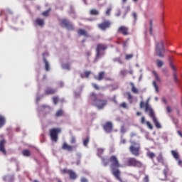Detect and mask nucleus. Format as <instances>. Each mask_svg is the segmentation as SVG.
<instances>
[{
  "label": "nucleus",
  "instance_id": "nucleus-47",
  "mask_svg": "<svg viewBox=\"0 0 182 182\" xmlns=\"http://www.w3.org/2000/svg\"><path fill=\"white\" fill-rule=\"evenodd\" d=\"M153 86L155 87L156 92H159V86H157L156 81H153Z\"/></svg>",
  "mask_w": 182,
  "mask_h": 182
},
{
  "label": "nucleus",
  "instance_id": "nucleus-16",
  "mask_svg": "<svg viewBox=\"0 0 182 182\" xmlns=\"http://www.w3.org/2000/svg\"><path fill=\"white\" fill-rule=\"evenodd\" d=\"M76 146H72L68 144V143L64 142L62 146L63 150H66L67 151H73V149H75Z\"/></svg>",
  "mask_w": 182,
  "mask_h": 182
},
{
  "label": "nucleus",
  "instance_id": "nucleus-17",
  "mask_svg": "<svg viewBox=\"0 0 182 182\" xmlns=\"http://www.w3.org/2000/svg\"><path fill=\"white\" fill-rule=\"evenodd\" d=\"M45 95H55L56 93V89L48 87L44 90Z\"/></svg>",
  "mask_w": 182,
  "mask_h": 182
},
{
  "label": "nucleus",
  "instance_id": "nucleus-55",
  "mask_svg": "<svg viewBox=\"0 0 182 182\" xmlns=\"http://www.w3.org/2000/svg\"><path fill=\"white\" fill-rule=\"evenodd\" d=\"M133 17L134 18V21H137V14H136V12L133 13Z\"/></svg>",
  "mask_w": 182,
  "mask_h": 182
},
{
  "label": "nucleus",
  "instance_id": "nucleus-31",
  "mask_svg": "<svg viewBox=\"0 0 182 182\" xmlns=\"http://www.w3.org/2000/svg\"><path fill=\"white\" fill-rule=\"evenodd\" d=\"M50 11H52V9H48V10L43 11L41 15H43V16H49L50 14Z\"/></svg>",
  "mask_w": 182,
  "mask_h": 182
},
{
  "label": "nucleus",
  "instance_id": "nucleus-10",
  "mask_svg": "<svg viewBox=\"0 0 182 182\" xmlns=\"http://www.w3.org/2000/svg\"><path fill=\"white\" fill-rule=\"evenodd\" d=\"M112 26V22L109 20H104L103 22L98 24V28L101 29V31H106V29H109Z\"/></svg>",
  "mask_w": 182,
  "mask_h": 182
},
{
  "label": "nucleus",
  "instance_id": "nucleus-25",
  "mask_svg": "<svg viewBox=\"0 0 182 182\" xmlns=\"http://www.w3.org/2000/svg\"><path fill=\"white\" fill-rule=\"evenodd\" d=\"M157 161H159V163H161V164H163L164 166V164H166L164 163V159L163 158V154H160L158 157L156 158Z\"/></svg>",
  "mask_w": 182,
  "mask_h": 182
},
{
  "label": "nucleus",
  "instance_id": "nucleus-52",
  "mask_svg": "<svg viewBox=\"0 0 182 182\" xmlns=\"http://www.w3.org/2000/svg\"><path fill=\"white\" fill-rule=\"evenodd\" d=\"M120 75H121L122 76H126V70H122L120 71Z\"/></svg>",
  "mask_w": 182,
  "mask_h": 182
},
{
  "label": "nucleus",
  "instance_id": "nucleus-4",
  "mask_svg": "<svg viewBox=\"0 0 182 182\" xmlns=\"http://www.w3.org/2000/svg\"><path fill=\"white\" fill-rule=\"evenodd\" d=\"M126 164L128 167H135L136 168H141L143 167V162L134 157L128 158Z\"/></svg>",
  "mask_w": 182,
  "mask_h": 182
},
{
  "label": "nucleus",
  "instance_id": "nucleus-29",
  "mask_svg": "<svg viewBox=\"0 0 182 182\" xmlns=\"http://www.w3.org/2000/svg\"><path fill=\"white\" fill-rule=\"evenodd\" d=\"M103 153H105V149H102V148H99V149H97V156H99V157H100V159H102V154H103Z\"/></svg>",
  "mask_w": 182,
  "mask_h": 182
},
{
  "label": "nucleus",
  "instance_id": "nucleus-6",
  "mask_svg": "<svg viewBox=\"0 0 182 182\" xmlns=\"http://www.w3.org/2000/svg\"><path fill=\"white\" fill-rule=\"evenodd\" d=\"M166 53V48H164V43L163 41L156 43V55L159 56V58H163L164 56V53Z\"/></svg>",
  "mask_w": 182,
  "mask_h": 182
},
{
  "label": "nucleus",
  "instance_id": "nucleus-63",
  "mask_svg": "<svg viewBox=\"0 0 182 182\" xmlns=\"http://www.w3.org/2000/svg\"><path fill=\"white\" fill-rule=\"evenodd\" d=\"M105 80H109V81H112V78L111 77H105Z\"/></svg>",
  "mask_w": 182,
  "mask_h": 182
},
{
  "label": "nucleus",
  "instance_id": "nucleus-2",
  "mask_svg": "<svg viewBox=\"0 0 182 182\" xmlns=\"http://www.w3.org/2000/svg\"><path fill=\"white\" fill-rule=\"evenodd\" d=\"M90 99L92 102V106H95L100 110L105 109V107L107 105V100L97 98V95L95 92L90 93Z\"/></svg>",
  "mask_w": 182,
  "mask_h": 182
},
{
  "label": "nucleus",
  "instance_id": "nucleus-24",
  "mask_svg": "<svg viewBox=\"0 0 182 182\" xmlns=\"http://www.w3.org/2000/svg\"><path fill=\"white\" fill-rule=\"evenodd\" d=\"M99 14H100L99 10H97L96 9H92L90 11V15L97 16V15H99Z\"/></svg>",
  "mask_w": 182,
  "mask_h": 182
},
{
  "label": "nucleus",
  "instance_id": "nucleus-51",
  "mask_svg": "<svg viewBox=\"0 0 182 182\" xmlns=\"http://www.w3.org/2000/svg\"><path fill=\"white\" fill-rule=\"evenodd\" d=\"M136 136H137V134L136 132H132L130 134V138L133 139V137H136Z\"/></svg>",
  "mask_w": 182,
  "mask_h": 182
},
{
  "label": "nucleus",
  "instance_id": "nucleus-27",
  "mask_svg": "<svg viewBox=\"0 0 182 182\" xmlns=\"http://www.w3.org/2000/svg\"><path fill=\"white\" fill-rule=\"evenodd\" d=\"M171 154H172L173 157H174L176 159V160H179L180 155H178V153L177 151L172 150Z\"/></svg>",
  "mask_w": 182,
  "mask_h": 182
},
{
  "label": "nucleus",
  "instance_id": "nucleus-15",
  "mask_svg": "<svg viewBox=\"0 0 182 182\" xmlns=\"http://www.w3.org/2000/svg\"><path fill=\"white\" fill-rule=\"evenodd\" d=\"M77 35H79V36H85V38H90V35H89V33L83 28L78 29L77 31Z\"/></svg>",
  "mask_w": 182,
  "mask_h": 182
},
{
  "label": "nucleus",
  "instance_id": "nucleus-42",
  "mask_svg": "<svg viewBox=\"0 0 182 182\" xmlns=\"http://www.w3.org/2000/svg\"><path fill=\"white\" fill-rule=\"evenodd\" d=\"M146 124L147 126V127H149V129H150V130H153V124H151V123L149 121H147L146 122Z\"/></svg>",
  "mask_w": 182,
  "mask_h": 182
},
{
  "label": "nucleus",
  "instance_id": "nucleus-35",
  "mask_svg": "<svg viewBox=\"0 0 182 182\" xmlns=\"http://www.w3.org/2000/svg\"><path fill=\"white\" fill-rule=\"evenodd\" d=\"M149 32L150 35H153V20L149 21Z\"/></svg>",
  "mask_w": 182,
  "mask_h": 182
},
{
  "label": "nucleus",
  "instance_id": "nucleus-61",
  "mask_svg": "<svg viewBox=\"0 0 182 182\" xmlns=\"http://www.w3.org/2000/svg\"><path fill=\"white\" fill-rule=\"evenodd\" d=\"M162 102H164L165 105H167V100L166 98H162Z\"/></svg>",
  "mask_w": 182,
  "mask_h": 182
},
{
  "label": "nucleus",
  "instance_id": "nucleus-43",
  "mask_svg": "<svg viewBox=\"0 0 182 182\" xmlns=\"http://www.w3.org/2000/svg\"><path fill=\"white\" fill-rule=\"evenodd\" d=\"M112 12V8L109 7L107 9V11H105V15H107V16H110V13Z\"/></svg>",
  "mask_w": 182,
  "mask_h": 182
},
{
  "label": "nucleus",
  "instance_id": "nucleus-34",
  "mask_svg": "<svg viewBox=\"0 0 182 182\" xmlns=\"http://www.w3.org/2000/svg\"><path fill=\"white\" fill-rule=\"evenodd\" d=\"M153 75H154L156 80L157 82H161V80L160 79V77L159 76V74L156 71H153Z\"/></svg>",
  "mask_w": 182,
  "mask_h": 182
},
{
  "label": "nucleus",
  "instance_id": "nucleus-45",
  "mask_svg": "<svg viewBox=\"0 0 182 182\" xmlns=\"http://www.w3.org/2000/svg\"><path fill=\"white\" fill-rule=\"evenodd\" d=\"M70 143V144H75V143H76V138L75 136H72Z\"/></svg>",
  "mask_w": 182,
  "mask_h": 182
},
{
  "label": "nucleus",
  "instance_id": "nucleus-33",
  "mask_svg": "<svg viewBox=\"0 0 182 182\" xmlns=\"http://www.w3.org/2000/svg\"><path fill=\"white\" fill-rule=\"evenodd\" d=\"M147 156L151 160H153V159L156 157V154H154V152H148Z\"/></svg>",
  "mask_w": 182,
  "mask_h": 182
},
{
  "label": "nucleus",
  "instance_id": "nucleus-28",
  "mask_svg": "<svg viewBox=\"0 0 182 182\" xmlns=\"http://www.w3.org/2000/svg\"><path fill=\"white\" fill-rule=\"evenodd\" d=\"M129 12H130V7L129 6H127L124 10V15L122 16V18L124 19V18H126L127 14H129Z\"/></svg>",
  "mask_w": 182,
  "mask_h": 182
},
{
  "label": "nucleus",
  "instance_id": "nucleus-5",
  "mask_svg": "<svg viewBox=\"0 0 182 182\" xmlns=\"http://www.w3.org/2000/svg\"><path fill=\"white\" fill-rule=\"evenodd\" d=\"M50 132V137L52 141L55 143H58V140H59V134L62 133V129L60 128H53L49 130Z\"/></svg>",
  "mask_w": 182,
  "mask_h": 182
},
{
  "label": "nucleus",
  "instance_id": "nucleus-7",
  "mask_svg": "<svg viewBox=\"0 0 182 182\" xmlns=\"http://www.w3.org/2000/svg\"><path fill=\"white\" fill-rule=\"evenodd\" d=\"M134 145L129 146V151L132 156L139 157L140 156V144L136 142H131Z\"/></svg>",
  "mask_w": 182,
  "mask_h": 182
},
{
  "label": "nucleus",
  "instance_id": "nucleus-37",
  "mask_svg": "<svg viewBox=\"0 0 182 182\" xmlns=\"http://www.w3.org/2000/svg\"><path fill=\"white\" fill-rule=\"evenodd\" d=\"M53 102L54 105H58V103L59 102V97L58 96L53 97Z\"/></svg>",
  "mask_w": 182,
  "mask_h": 182
},
{
  "label": "nucleus",
  "instance_id": "nucleus-57",
  "mask_svg": "<svg viewBox=\"0 0 182 182\" xmlns=\"http://www.w3.org/2000/svg\"><path fill=\"white\" fill-rule=\"evenodd\" d=\"M144 182H149V176H145L144 178Z\"/></svg>",
  "mask_w": 182,
  "mask_h": 182
},
{
  "label": "nucleus",
  "instance_id": "nucleus-26",
  "mask_svg": "<svg viewBox=\"0 0 182 182\" xmlns=\"http://www.w3.org/2000/svg\"><path fill=\"white\" fill-rule=\"evenodd\" d=\"M22 154L25 157H30V156H31V151H29V149H23L22 151Z\"/></svg>",
  "mask_w": 182,
  "mask_h": 182
},
{
  "label": "nucleus",
  "instance_id": "nucleus-40",
  "mask_svg": "<svg viewBox=\"0 0 182 182\" xmlns=\"http://www.w3.org/2000/svg\"><path fill=\"white\" fill-rule=\"evenodd\" d=\"M130 59H133V54H127L125 55V60H130Z\"/></svg>",
  "mask_w": 182,
  "mask_h": 182
},
{
  "label": "nucleus",
  "instance_id": "nucleus-60",
  "mask_svg": "<svg viewBox=\"0 0 182 182\" xmlns=\"http://www.w3.org/2000/svg\"><path fill=\"white\" fill-rule=\"evenodd\" d=\"M122 144H126V139H123L121 140Z\"/></svg>",
  "mask_w": 182,
  "mask_h": 182
},
{
  "label": "nucleus",
  "instance_id": "nucleus-56",
  "mask_svg": "<svg viewBox=\"0 0 182 182\" xmlns=\"http://www.w3.org/2000/svg\"><path fill=\"white\" fill-rule=\"evenodd\" d=\"M168 168H166V169H164V170L163 173H164L165 177L167 176V172H168Z\"/></svg>",
  "mask_w": 182,
  "mask_h": 182
},
{
  "label": "nucleus",
  "instance_id": "nucleus-20",
  "mask_svg": "<svg viewBox=\"0 0 182 182\" xmlns=\"http://www.w3.org/2000/svg\"><path fill=\"white\" fill-rule=\"evenodd\" d=\"M6 123V119H5V117L0 115V129H1V127H4Z\"/></svg>",
  "mask_w": 182,
  "mask_h": 182
},
{
  "label": "nucleus",
  "instance_id": "nucleus-49",
  "mask_svg": "<svg viewBox=\"0 0 182 182\" xmlns=\"http://www.w3.org/2000/svg\"><path fill=\"white\" fill-rule=\"evenodd\" d=\"M84 73L85 75V77H89V76H90V74L92 73V72H90V71H85Z\"/></svg>",
  "mask_w": 182,
  "mask_h": 182
},
{
  "label": "nucleus",
  "instance_id": "nucleus-3",
  "mask_svg": "<svg viewBox=\"0 0 182 182\" xmlns=\"http://www.w3.org/2000/svg\"><path fill=\"white\" fill-rule=\"evenodd\" d=\"M145 112L146 113H148L149 117L152 119L154 124H155V127H156V129H161V124L159 122V120L156 117V114H154V111L149 104H146Z\"/></svg>",
  "mask_w": 182,
  "mask_h": 182
},
{
  "label": "nucleus",
  "instance_id": "nucleus-11",
  "mask_svg": "<svg viewBox=\"0 0 182 182\" xmlns=\"http://www.w3.org/2000/svg\"><path fill=\"white\" fill-rule=\"evenodd\" d=\"M107 49V45L103 43H98L96 48V57L99 58L100 56V52L102 50H106Z\"/></svg>",
  "mask_w": 182,
  "mask_h": 182
},
{
  "label": "nucleus",
  "instance_id": "nucleus-8",
  "mask_svg": "<svg viewBox=\"0 0 182 182\" xmlns=\"http://www.w3.org/2000/svg\"><path fill=\"white\" fill-rule=\"evenodd\" d=\"M62 174H68L70 180H76L77 178V174L73 170L64 168L61 170Z\"/></svg>",
  "mask_w": 182,
  "mask_h": 182
},
{
  "label": "nucleus",
  "instance_id": "nucleus-48",
  "mask_svg": "<svg viewBox=\"0 0 182 182\" xmlns=\"http://www.w3.org/2000/svg\"><path fill=\"white\" fill-rule=\"evenodd\" d=\"M141 124H146V118L144 117H141Z\"/></svg>",
  "mask_w": 182,
  "mask_h": 182
},
{
  "label": "nucleus",
  "instance_id": "nucleus-53",
  "mask_svg": "<svg viewBox=\"0 0 182 182\" xmlns=\"http://www.w3.org/2000/svg\"><path fill=\"white\" fill-rule=\"evenodd\" d=\"M166 112L167 113H171V107L170 106L166 107Z\"/></svg>",
  "mask_w": 182,
  "mask_h": 182
},
{
  "label": "nucleus",
  "instance_id": "nucleus-36",
  "mask_svg": "<svg viewBox=\"0 0 182 182\" xmlns=\"http://www.w3.org/2000/svg\"><path fill=\"white\" fill-rule=\"evenodd\" d=\"M156 63L158 66V68H163V65H164V63L160 60H156Z\"/></svg>",
  "mask_w": 182,
  "mask_h": 182
},
{
  "label": "nucleus",
  "instance_id": "nucleus-9",
  "mask_svg": "<svg viewBox=\"0 0 182 182\" xmlns=\"http://www.w3.org/2000/svg\"><path fill=\"white\" fill-rule=\"evenodd\" d=\"M60 25L63 26L64 28H66V29H68V31H75V27L73 26V24L69 21V20L66 18H63L60 21Z\"/></svg>",
  "mask_w": 182,
  "mask_h": 182
},
{
  "label": "nucleus",
  "instance_id": "nucleus-21",
  "mask_svg": "<svg viewBox=\"0 0 182 182\" xmlns=\"http://www.w3.org/2000/svg\"><path fill=\"white\" fill-rule=\"evenodd\" d=\"M105 73L104 71L100 72L97 77H95L97 80H103L105 79Z\"/></svg>",
  "mask_w": 182,
  "mask_h": 182
},
{
  "label": "nucleus",
  "instance_id": "nucleus-1",
  "mask_svg": "<svg viewBox=\"0 0 182 182\" xmlns=\"http://www.w3.org/2000/svg\"><path fill=\"white\" fill-rule=\"evenodd\" d=\"M101 159L104 167H107V166H109V163H110L109 167L112 174L118 180L119 182H124V180L122 179V172L119 169L122 167V164H120V162L119 161V158L115 155H112L108 160L105 157H102Z\"/></svg>",
  "mask_w": 182,
  "mask_h": 182
},
{
  "label": "nucleus",
  "instance_id": "nucleus-39",
  "mask_svg": "<svg viewBox=\"0 0 182 182\" xmlns=\"http://www.w3.org/2000/svg\"><path fill=\"white\" fill-rule=\"evenodd\" d=\"M113 61L114 62H117L120 65H123V61L122 60V59H120V58H114Z\"/></svg>",
  "mask_w": 182,
  "mask_h": 182
},
{
  "label": "nucleus",
  "instance_id": "nucleus-19",
  "mask_svg": "<svg viewBox=\"0 0 182 182\" xmlns=\"http://www.w3.org/2000/svg\"><path fill=\"white\" fill-rule=\"evenodd\" d=\"M45 55H46V53H43V63L45 64V69L46 72H49V70H50V65H49V61H48V60H46V58L45 57Z\"/></svg>",
  "mask_w": 182,
  "mask_h": 182
},
{
  "label": "nucleus",
  "instance_id": "nucleus-54",
  "mask_svg": "<svg viewBox=\"0 0 182 182\" xmlns=\"http://www.w3.org/2000/svg\"><path fill=\"white\" fill-rule=\"evenodd\" d=\"M120 15H122V11L120 10L117 11L115 16H120Z\"/></svg>",
  "mask_w": 182,
  "mask_h": 182
},
{
  "label": "nucleus",
  "instance_id": "nucleus-62",
  "mask_svg": "<svg viewBox=\"0 0 182 182\" xmlns=\"http://www.w3.org/2000/svg\"><path fill=\"white\" fill-rule=\"evenodd\" d=\"M178 134L180 136V137H182V132L181 131H178Z\"/></svg>",
  "mask_w": 182,
  "mask_h": 182
},
{
  "label": "nucleus",
  "instance_id": "nucleus-30",
  "mask_svg": "<svg viewBox=\"0 0 182 182\" xmlns=\"http://www.w3.org/2000/svg\"><path fill=\"white\" fill-rule=\"evenodd\" d=\"M63 114V109H58L56 112L55 116V117H62Z\"/></svg>",
  "mask_w": 182,
  "mask_h": 182
},
{
  "label": "nucleus",
  "instance_id": "nucleus-23",
  "mask_svg": "<svg viewBox=\"0 0 182 182\" xmlns=\"http://www.w3.org/2000/svg\"><path fill=\"white\" fill-rule=\"evenodd\" d=\"M130 85L132 87V93H134L135 95L139 94V90L136 88V87L134 86V83L130 82Z\"/></svg>",
  "mask_w": 182,
  "mask_h": 182
},
{
  "label": "nucleus",
  "instance_id": "nucleus-44",
  "mask_svg": "<svg viewBox=\"0 0 182 182\" xmlns=\"http://www.w3.org/2000/svg\"><path fill=\"white\" fill-rule=\"evenodd\" d=\"M128 100H129L130 103H132V100H133V95L130 92H127Z\"/></svg>",
  "mask_w": 182,
  "mask_h": 182
},
{
  "label": "nucleus",
  "instance_id": "nucleus-18",
  "mask_svg": "<svg viewBox=\"0 0 182 182\" xmlns=\"http://www.w3.org/2000/svg\"><path fill=\"white\" fill-rule=\"evenodd\" d=\"M5 143L6 141L5 139H2L0 141V151L3 153V154L6 155V149H5Z\"/></svg>",
  "mask_w": 182,
  "mask_h": 182
},
{
  "label": "nucleus",
  "instance_id": "nucleus-22",
  "mask_svg": "<svg viewBox=\"0 0 182 182\" xmlns=\"http://www.w3.org/2000/svg\"><path fill=\"white\" fill-rule=\"evenodd\" d=\"M35 22L38 26H43V25H45V21L42 18H36Z\"/></svg>",
  "mask_w": 182,
  "mask_h": 182
},
{
  "label": "nucleus",
  "instance_id": "nucleus-46",
  "mask_svg": "<svg viewBox=\"0 0 182 182\" xmlns=\"http://www.w3.org/2000/svg\"><path fill=\"white\" fill-rule=\"evenodd\" d=\"M92 87H94V89H95V90H100V87L96 83H92Z\"/></svg>",
  "mask_w": 182,
  "mask_h": 182
},
{
  "label": "nucleus",
  "instance_id": "nucleus-12",
  "mask_svg": "<svg viewBox=\"0 0 182 182\" xmlns=\"http://www.w3.org/2000/svg\"><path fill=\"white\" fill-rule=\"evenodd\" d=\"M118 33H122L124 36H127V35H130V32H129V28L126 26H121L117 29Z\"/></svg>",
  "mask_w": 182,
  "mask_h": 182
},
{
  "label": "nucleus",
  "instance_id": "nucleus-13",
  "mask_svg": "<svg viewBox=\"0 0 182 182\" xmlns=\"http://www.w3.org/2000/svg\"><path fill=\"white\" fill-rule=\"evenodd\" d=\"M103 129L106 133H112L113 132V124L111 122H107L103 125Z\"/></svg>",
  "mask_w": 182,
  "mask_h": 182
},
{
  "label": "nucleus",
  "instance_id": "nucleus-64",
  "mask_svg": "<svg viewBox=\"0 0 182 182\" xmlns=\"http://www.w3.org/2000/svg\"><path fill=\"white\" fill-rule=\"evenodd\" d=\"M128 73H129V75H133V70H130L128 72Z\"/></svg>",
  "mask_w": 182,
  "mask_h": 182
},
{
  "label": "nucleus",
  "instance_id": "nucleus-41",
  "mask_svg": "<svg viewBox=\"0 0 182 182\" xmlns=\"http://www.w3.org/2000/svg\"><path fill=\"white\" fill-rule=\"evenodd\" d=\"M119 107H122V109H127V104L126 102H122L119 104Z\"/></svg>",
  "mask_w": 182,
  "mask_h": 182
},
{
  "label": "nucleus",
  "instance_id": "nucleus-50",
  "mask_svg": "<svg viewBox=\"0 0 182 182\" xmlns=\"http://www.w3.org/2000/svg\"><path fill=\"white\" fill-rule=\"evenodd\" d=\"M63 69H67L68 70H69L70 69V65H69L68 64H65L63 65Z\"/></svg>",
  "mask_w": 182,
  "mask_h": 182
},
{
  "label": "nucleus",
  "instance_id": "nucleus-58",
  "mask_svg": "<svg viewBox=\"0 0 182 182\" xmlns=\"http://www.w3.org/2000/svg\"><path fill=\"white\" fill-rule=\"evenodd\" d=\"M81 182H89L87 179L85 177L81 178Z\"/></svg>",
  "mask_w": 182,
  "mask_h": 182
},
{
  "label": "nucleus",
  "instance_id": "nucleus-38",
  "mask_svg": "<svg viewBox=\"0 0 182 182\" xmlns=\"http://www.w3.org/2000/svg\"><path fill=\"white\" fill-rule=\"evenodd\" d=\"M146 105H149V102L144 103V102L141 101V102H140V105H139L140 109H143V108L144 107V106H145V109H146Z\"/></svg>",
  "mask_w": 182,
  "mask_h": 182
},
{
  "label": "nucleus",
  "instance_id": "nucleus-32",
  "mask_svg": "<svg viewBox=\"0 0 182 182\" xmlns=\"http://www.w3.org/2000/svg\"><path fill=\"white\" fill-rule=\"evenodd\" d=\"M90 140V138L89 136L83 139V145L85 146V147H87V144H89Z\"/></svg>",
  "mask_w": 182,
  "mask_h": 182
},
{
  "label": "nucleus",
  "instance_id": "nucleus-14",
  "mask_svg": "<svg viewBox=\"0 0 182 182\" xmlns=\"http://www.w3.org/2000/svg\"><path fill=\"white\" fill-rule=\"evenodd\" d=\"M169 65L171 69L174 71L173 73V80L175 83L178 85V78L177 77V69H176V67L173 65V63L171 62V58H169Z\"/></svg>",
  "mask_w": 182,
  "mask_h": 182
},
{
  "label": "nucleus",
  "instance_id": "nucleus-59",
  "mask_svg": "<svg viewBox=\"0 0 182 182\" xmlns=\"http://www.w3.org/2000/svg\"><path fill=\"white\" fill-rule=\"evenodd\" d=\"M122 46H123V48H126V46H127V41H123Z\"/></svg>",
  "mask_w": 182,
  "mask_h": 182
}]
</instances>
